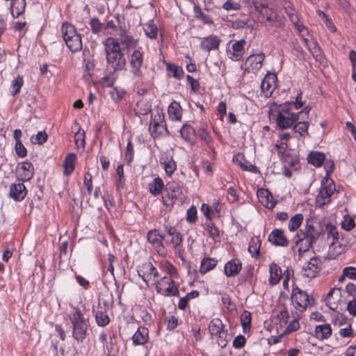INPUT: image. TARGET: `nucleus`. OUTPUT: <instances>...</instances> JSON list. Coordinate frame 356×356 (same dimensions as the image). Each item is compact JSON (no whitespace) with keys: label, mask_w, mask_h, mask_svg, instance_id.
<instances>
[{"label":"nucleus","mask_w":356,"mask_h":356,"mask_svg":"<svg viewBox=\"0 0 356 356\" xmlns=\"http://www.w3.org/2000/svg\"><path fill=\"white\" fill-rule=\"evenodd\" d=\"M104 45L107 66L114 72L122 70L125 67L127 62L118 41L113 38H108L104 42Z\"/></svg>","instance_id":"obj_1"},{"label":"nucleus","mask_w":356,"mask_h":356,"mask_svg":"<svg viewBox=\"0 0 356 356\" xmlns=\"http://www.w3.org/2000/svg\"><path fill=\"white\" fill-rule=\"evenodd\" d=\"M69 318L73 325V337L78 341H82L87 335L88 321L79 308H74L69 315Z\"/></svg>","instance_id":"obj_2"},{"label":"nucleus","mask_w":356,"mask_h":356,"mask_svg":"<svg viewBox=\"0 0 356 356\" xmlns=\"http://www.w3.org/2000/svg\"><path fill=\"white\" fill-rule=\"evenodd\" d=\"M61 32L66 45L72 53L81 50L83 47L81 36L73 25L67 22L63 23Z\"/></svg>","instance_id":"obj_3"},{"label":"nucleus","mask_w":356,"mask_h":356,"mask_svg":"<svg viewBox=\"0 0 356 356\" xmlns=\"http://www.w3.org/2000/svg\"><path fill=\"white\" fill-rule=\"evenodd\" d=\"M251 2L254 5L255 10L261 15L266 17V20L264 22L266 26L280 28L284 25L283 17L269 8L267 4L263 3L262 1Z\"/></svg>","instance_id":"obj_4"},{"label":"nucleus","mask_w":356,"mask_h":356,"mask_svg":"<svg viewBox=\"0 0 356 356\" xmlns=\"http://www.w3.org/2000/svg\"><path fill=\"white\" fill-rule=\"evenodd\" d=\"M209 330L218 346L225 348L227 344V331L225 330V326L222 321L219 318L212 319L209 325Z\"/></svg>","instance_id":"obj_5"},{"label":"nucleus","mask_w":356,"mask_h":356,"mask_svg":"<svg viewBox=\"0 0 356 356\" xmlns=\"http://www.w3.org/2000/svg\"><path fill=\"white\" fill-rule=\"evenodd\" d=\"M156 291L158 293L164 296H179L178 286L175 283L172 277H163L160 280L156 279Z\"/></svg>","instance_id":"obj_6"},{"label":"nucleus","mask_w":356,"mask_h":356,"mask_svg":"<svg viewBox=\"0 0 356 356\" xmlns=\"http://www.w3.org/2000/svg\"><path fill=\"white\" fill-rule=\"evenodd\" d=\"M298 120V115L293 113L283 105H280L276 118L277 126L280 129L290 128Z\"/></svg>","instance_id":"obj_7"},{"label":"nucleus","mask_w":356,"mask_h":356,"mask_svg":"<svg viewBox=\"0 0 356 356\" xmlns=\"http://www.w3.org/2000/svg\"><path fill=\"white\" fill-rule=\"evenodd\" d=\"M291 300L294 308L300 312L305 311L308 307L311 306L309 295L298 287L292 289Z\"/></svg>","instance_id":"obj_8"},{"label":"nucleus","mask_w":356,"mask_h":356,"mask_svg":"<svg viewBox=\"0 0 356 356\" xmlns=\"http://www.w3.org/2000/svg\"><path fill=\"white\" fill-rule=\"evenodd\" d=\"M335 191V185L332 181L322 183L319 192L316 197L317 207H323L330 203L331 197Z\"/></svg>","instance_id":"obj_9"},{"label":"nucleus","mask_w":356,"mask_h":356,"mask_svg":"<svg viewBox=\"0 0 356 356\" xmlns=\"http://www.w3.org/2000/svg\"><path fill=\"white\" fill-rule=\"evenodd\" d=\"M138 274L149 286V282L156 284V279L159 277V272L153 264L148 261L145 262L138 268Z\"/></svg>","instance_id":"obj_10"},{"label":"nucleus","mask_w":356,"mask_h":356,"mask_svg":"<svg viewBox=\"0 0 356 356\" xmlns=\"http://www.w3.org/2000/svg\"><path fill=\"white\" fill-rule=\"evenodd\" d=\"M149 131L154 138H159L164 134H170L163 116L159 114L152 117Z\"/></svg>","instance_id":"obj_11"},{"label":"nucleus","mask_w":356,"mask_h":356,"mask_svg":"<svg viewBox=\"0 0 356 356\" xmlns=\"http://www.w3.org/2000/svg\"><path fill=\"white\" fill-rule=\"evenodd\" d=\"M316 224L314 219H307L304 227L300 230V234L315 243L323 232V229Z\"/></svg>","instance_id":"obj_12"},{"label":"nucleus","mask_w":356,"mask_h":356,"mask_svg":"<svg viewBox=\"0 0 356 356\" xmlns=\"http://www.w3.org/2000/svg\"><path fill=\"white\" fill-rule=\"evenodd\" d=\"M147 238L148 242L158 254L162 256H165L167 254V250L163 242L165 238V234H161L158 229H154L148 232Z\"/></svg>","instance_id":"obj_13"},{"label":"nucleus","mask_w":356,"mask_h":356,"mask_svg":"<svg viewBox=\"0 0 356 356\" xmlns=\"http://www.w3.org/2000/svg\"><path fill=\"white\" fill-rule=\"evenodd\" d=\"M166 191L168 199L163 197L165 204H173L177 200H181L182 190L177 182L171 181L168 183Z\"/></svg>","instance_id":"obj_14"},{"label":"nucleus","mask_w":356,"mask_h":356,"mask_svg":"<svg viewBox=\"0 0 356 356\" xmlns=\"http://www.w3.org/2000/svg\"><path fill=\"white\" fill-rule=\"evenodd\" d=\"M323 262L319 257H314L310 259L302 268V275L309 278L315 277L322 268Z\"/></svg>","instance_id":"obj_15"},{"label":"nucleus","mask_w":356,"mask_h":356,"mask_svg":"<svg viewBox=\"0 0 356 356\" xmlns=\"http://www.w3.org/2000/svg\"><path fill=\"white\" fill-rule=\"evenodd\" d=\"M345 236L342 235L339 243H335L333 245L332 244L330 245L329 252L332 257L336 258L337 256L346 252L354 243L353 238L345 241Z\"/></svg>","instance_id":"obj_16"},{"label":"nucleus","mask_w":356,"mask_h":356,"mask_svg":"<svg viewBox=\"0 0 356 356\" xmlns=\"http://www.w3.org/2000/svg\"><path fill=\"white\" fill-rule=\"evenodd\" d=\"M264 58L265 55L263 53L250 55L245 63V71L252 73L257 72L261 68Z\"/></svg>","instance_id":"obj_17"},{"label":"nucleus","mask_w":356,"mask_h":356,"mask_svg":"<svg viewBox=\"0 0 356 356\" xmlns=\"http://www.w3.org/2000/svg\"><path fill=\"white\" fill-rule=\"evenodd\" d=\"M277 76L274 73H268L261 84V90L266 97H270L276 87Z\"/></svg>","instance_id":"obj_18"},{"label":"nucleus","mask_w":356,"mask_h":356,"mask_svg":"<svg viewBox=\"0 0 356 356\" xmlns=\"http://www.w3.org/2000/svg\"><path fill=\"white\" fill-rule=\"evenodd\" d=\"M143 63V54L139 50H134L131 56L130 64L134 76L141 78L143 76L140 68Z\"/></svg>","instance_id":"obj_19"},{"label":"nucleus","mask_w":356,"mask_h":356,"mask_svg":"<svg viewBox=\"0 0 356 356\" xmlns=\"http://www.w3.org/2000/svg\"><path fill=\"white\" fill-rule=\"evenodd\" d=\"M221 42L220 38L214 35L202 38L200 47L207 51L218 50Z\"/></svg>","instance_id":"obj_20"},{"label":"nucleus","mask_w":356,"mask_h":356,"mask_svg":"<svg viewBox=\"0 0 356 356\" xmlns=\"http://www.w3.org/2000/svg\"><path fill=\"white\" fill-rule=\"evenodd\" d=\"M268 241L276 246L286 247L289 241L285 236L282 229H275L268 236Z\"/></svg>","instance_id":"obj_21"},{"label":"nucleus","mask_w":356,"mask_h":356,"mask_svg":"<svg viewBox=\"0 0 356 356\" xmlns=\"http://www.w3.org/2000/svg\"><path fill=\"white\" fill-rule=\"evenodd\" d=\"M246 44V41L243 39L236 41L232 47V51L229 52V57L233 60H239L242 58L245 50L244 46Z\"/></svg>","instance_id":"obj_22"},{"label":"nucleus","mask_w":356,"mask_h":356,"mask_svg":"<svg viewBox=\"0 0 356 356\" xmlns=\"http://www.w3.org/2000/svg\"><path fill=\"white\" fill-rule=\"evenodd\" d=\"M232 160L233 162H234L237 165L240 166L243 170L249 171L254 173L259 172L257 168L246 161L244 155L242 154H237L236 155H234Z\"/></svg>","instance_id":"obj_23"},{"label":"nucleus","mask_w":356,"mask_h":356,"mask_svg":"<svg viewBox=\"0 0 356 356\" xmlns=\"http://www.w3.org/2000/svg\"><path fill=\"white\" fill-rule=\"evenodd\" d=\"M164 242L166 245H171L176 251L180 252V248L182 247L183 237L181 234L178 232L170 235L165 234Z\"/></svg>","instance_id":"obj_24"},{"label":"nucleus","mask_w":356,"mask_h":356,"mask_svg":"<svg viewBox=\"0 0 356 356\" xmlns=\"http://www.w3.org/2000/svg\"><path fill=\"white\" fill-rule=\"evenodd\" d=\"M242 268L241 262L238 259H234L225 265V273L227 277H234L238 274Z\"/></svg>","instance_id":"obj_25"},{"label":"nucleus","mask_w":356,"mask_h":356,"mask_svg":"<svg viewBox=\"0 0 356 356\" xmlns=\"http://www.w3.org/2000/svg\"><path fill=\"white\" fill-rule=\"evenodd\" d=\"M149 339L148 329L145 327H139L132 337L134 345H143Z\"/></svg>","instance_id":"obj_26"},{"label":"nucleus","mask_w":356,"mask_h":356,"mask_svg":"<svg viewBox=\"0 0 356 356\" xmlns=\"http://www.w3.org/2000/svg\"><path fill=\"white\" fill-rule=\"evenodd\" d=\"M270 277L269 284L272 286L276 285L280 281L282 276L281 268L275 263H272L269 266Z\"/></svg>","instance_id":"obj_27"},{"label":"nucleus","mask_w":356,"mask_h":356,"mask_svg":"<svg viewBox=\"0 0 356 356\" xmlns=\"http://www.w3.org/2000/svg\"><path fill=\"white\" fill-rule=\"evenodd\" d=\"M332 328L330 324L316 325L314 331V337L318 339H327L332 334Z\"/></svg>","instance_id":"obj_28"},{"label":"nucleus","mask_w":356,"mask_h":356,"mask_svg":"<svg viewBox=\"0 0 356 356\" xmlns=\"http://www.w3.org/2000/svg\"><path fill=\"white\" fill-rule=\"evenodd\" d=\"M168 115L172 120L180 121L182 115V109L177 102H172L168 107Z\"/></svg>","instance_id":"obj_29"},{"label":"nucleus","mask_w":356,"mask_h":356,"mask_svg":"<svg viewBox=\"0 0 356 356\" xmlns=\"http://www.w3.org/2000/svg\"><path fill=\"white\" fill-rule=\"evenodd\" d=\"M298 236L299 238L296 241V246L298 248L300 256H301L302 253L308 251L312 247V245L314 243L310 240L307 239L300 234H298Z\"/></svg>","instance_id":"obj_30"},{"label":"nucleus","mask_w":356,"mask_h":356,"mask_svg":"<svg viewBox=\"0 0 356 356\" xmlns=\"http://www.w3.org/2000/svg\"><path fill=\"white\" fill-rule=\"evenodd\" d=\"M325 230L327 232V240H332L330 244H332L333 245L335 243H339L341 238L335 225L332 223H328L325 226Z\"/></svg>","instance_id":"obj_31"},{"label":"nucleus","mask_w":356,"mask_h":356,"mask_svg":"<svg viewBox=\"0 0 356 356\" xmlns=\"http://www.w3.org/2000/svg\"><path fill=\"white\" fill-rule=\"evenodd\" d=\"M149 192L154 196L160 195L164 188L163 180L160 177H156L148 184Z\"/></svg>","instance_id":"obj_32"},{"label":"nucleus","mask_w":356,"mask_h":356,"mask_svg":"<svg viewBox=\"0 0 356 356\" xmlns=\"http://www.w3.org/2000/svg\"><path fill=\"white\" fill-rule=\"evenodd\" d=\"M325 154L320 152H311L307 156V161L315 167H320L325 161Z\"/></svg>","instance_id":"obj_33"},{"label":"nucleus","mask_w":356,"mask_h":356,"mask_svg":"<svg viewBox=\"0 0 356 356\" xmlns=\"http://www.w3.org/2000/svg\"><path fill=\"white\" fill-rule=\"evenodd\" d=\"M76 156L74 153L69 154L63 162L64 173L66 175H70L74 170V163Z\"/></svg>","instance_id":"obj_34"},{"label":"nucleus","mask_w":356,"mask_h":356,"mask_svg":"<svg viewBox=\"0 0 356 356\" xmlns=\"http://www.w3.org/2000/svg\"><path fill=\"white\" fill-rule=\"evenodd\" d=\"M218 261L213 258L204 257L201 261L200 272L204 275L213 269L217 265Z\"/></svg>","instance_id":"obj_35"},{"label":"nucleus","mask_w":356,"mask_h":356,"mask_svg":"<svg viewBox=\"0 0 356 356\" xmlns=\"http://www.w3.org/2000/svg\"><path fill=\"white\" fill-rule=\"evenodd\" d=\"M262 200L261 203L268 209H273L276 204V201L273 200L272 194L268 190H262L260 191Z\"/></svg>","instance_id":"obj_36"},{"label":"nucleus","mask_w":356,"mask_h":356,"mask_svg":"<svg viewBox=\"0 0 356 356\" xmlns=\"http://www.w3.org/2000/svg\"><path fill=\"white\" fill-rule=\"evenodd\" d=\"M95 321L97 324L100 327H105L109 323L110 318L105 309L101 308L96 312Z\"/></svg>","instance_id":"obj_37"},{"label":"nucleus","mask_w":356,"mask_h":356,"mask_svg":"<svg viewBox=\"0 0 356 356\" xmlns=\"http://www.w3.org/2000/svg\"><path fill=\"white\" fill-rule=\"evenodd\" d=\"M181 137L186 141L193 143L195 138V130L189 124H184L180 130Z\"/></svg>","instance_id":"obj_38"},{"label":"nucleus","mask_w":356,"mask_h":356,"mask_svg":"<svg viewBox=\"0 0 356 356\" xmlns=\"http://www.w3.org/2000/svg\"><path fill=\"white\" fill-rule=\"evenodd\" d=\"M143 29L145 35L150 39H156L158 34L157 26L152 20L149 21L143 25Z\"/></svg>","instance_id":"obj_39"},{"label":"nucleus","mask_w":356,"mask_h":356,"mask_svg":"<svg viewBox=\"0 0 356 356\" xmlns=\"http://www.w3.org/2000/svg\"><path fill=\"white\" fill-rule=\"evenodd\" d=\"M166 70L168 72L172 74V76L177 79L183 78L184 72L181 67L176 65L173 63H167Z\"/></svg>","instance_id":"obj_40"},{"label":"nucleus","mask_w":356,"mask_h":356,"mask_svg":"<svg viewBox=\"0 0 356 356\" xmlns=\"http://www.w3.org/2000/svg\"><path fill=\"white\" fill-rule=\"evenodd\" d=\"M22 193V184L19 183L17 184H13L10 186L9 197L16 201H20L22 197H20Z\"/></svg>","instance_id":"obj_41"},{"label":"nucleus","mask_w":356,"mask_h":356,"mask_svg":"<svg viewBox=\"0 0 356 356\" xmlns=\"http://www.w3.org/2000/svg\"><path fill=\"white\" fill-rule=\"evenodd\" d=\"M303 221V215L302 213H298L293 216L288 224L289 229L291 232H294L297 230Z\"/></svg>","instance_id":"obj_42"},{"label":"nucleus","mask_w":356,"mask_h":356,"mask_svg":"<svg viewBox=\"0 0 356 356\" xmlns=\"http://www.w3.org/2000/svg\"><path fill=\"white\" fill-rule=\"evenodd\" d=\"M48 134L44 131H38L37 134L31 137V142L33 145H42L47 142Z\"/></svg>","instance_id":"obj_43"},{"label":"nucleus","mask_w":356,"mask_h":356,"mask_svg":"<svg viewBox=\"0 0 356 356\" xmlns=\"http://www.w3.org/2000/svg\"><path fill=\"white\" fill-rule=\"evenodd\" d=\"M261 248V241L259 238H252L249 247H248V251L252 256L257 257L259 254Z\"/></svg>","instance_id":"obj_44"},{"label":"nucleus","mask_w":356,"mask_h":356,"mask_svg":"<svg viewBox=\"0 0 356 356\" xmlns=\"http://www.w3.org/2000/svg\"><path fill=\"white\" fill-rule=\"evenodd\" d=\"M309 123L307 122H298L293 126V131L298 133L300 137L305 138L308 133Z\"/></svg>","instance_id":"obj_45"},{"label":"nucleus","mask_w":356,"mask_h":356,"mask_svg":"<svg viewBox=\"0 0 356 356\" xmlns=\"http://www.w3.org/2000/svg\"><path fill=\"white\" fill-rule=\"evenodd\" d=\"M341 228L346 231H350L355 227V220L349 215H345L341 222Z\"/></svg>","instance_id":"obj_46"},{"label":"nucleus","mask_w":356,"mask_h":356,"mask_svg":"<svg viewBox=\"0 0 356 356\" xmlns=\"http://www.w3.org/2000/svg\"><path fill=\"white\" fill-rule=\"evenodd\" d=\"M251 321V313L248 311H244L241 316V323L245 332L247 330H249L250 329Z\"/></svg>","instance_id":"obj_47"},{"label":"nucleus","mask_w":356,"mask_h":356,"mask_svg":"<svg viewBox=\"0 0 356 356\" xmlns=\"http://www.w3.org/2000/svg\"><path fill=\"white\" fill-rule=\"evenodd\" d=\"M34 174V168L31 163L24 161V182L32 178Z\"/></svg>","instance_id":"obj_48"},{"label":"nucleus","mask_w":356,"mask_h":356,"mask_svg":"<svg viewBox=\"0 0 356 356\" xmlns=\"http://www.w3.org/2000/svg\"><path fill=\"white\" fill-rule=\"evenodd\" d=\"M21 136L22 131L20 129H15L14 131V138L16 140L15 152L19 157H22V143L20 140Z\"/></svg>","instance_id":"obj_49"},{"label":"nucleus","mask_w":356,"mask_h":356,"mask_svg":"<svg viewBox=\"0 0 356 356\" xmlns=\"http://www.w3.org/2000/svg\"><path fill=\"white\" fill-rule=\"evenodd\" d=\"M90 25L94 34H99L104 31V24L101 23L97 18H92L90 21Z\"/></svg>","instance_id":"obj_50"},{"label":"nucleus","mask_w":356,"mask_h":356,"mask_svg":"<svg viewBox=\"0 0 356 356\" xmlns=\"http://www.w3.org/2000/svg\"><path fill=\"white\" fill-rule=\"evenodd\" d=\"M10 13L13 17H18L22 13V1H11Z\"/></svg>","instance_id":"obj_51"},{"label":"nucleus","mask_w":356,"mask_h":356,"mask_svg":"<svg viewBox=\"0 0 356 356\" xmlns=\"http://www.w3.org/2000/svg\"><path fill=\"white\" fill-rule=\"evenodd\" d=\"M22 86V78L21 76H17L15 78L11 83L10 91L13 95H15L18 92H19L21 87Z\"/></svg>","instance_id":"obj_52"},{"label":"nucleus","mask_w":356,"mask_h":356,"mask_svg":"<svg viewBox=\"0 0 356 356\" xmlns=\"http://www.w3.org/2000/svg\"><path fill=\"white\" fill-rule=\"evenodd\" d=\"M163 167L168 175H171L176 170L177 165L172 159H168L163 162Z\"/></svg>","instance_id":"obj_53"},{"label":"nucleus","mask_w":356,"mask_h":356,"mask_svg":"<svg viewBox=\"0 0 356 356\" xmlns=\"http://www.w3.org/2000/svg\"><path fill=\"white\" fill-rule=\"evenodd\" d=\"M291 138V134L289 132L283 133L282 134H280V138L281 139L282 142L280 145L276 144V147L281 150L282 149L284 151L286 148L288 147V145L286 143V140H288Z\"/></svg>","instance_id":"obj_54"},{"label":"nucleus","mask_w":356,"mask_h":356,"mask_svg":"<svg viewBox=\"0 0 356 356\" xmlns=\"http://www.w3.org/2000/svg\"><path fill=\"white\" fill-rule=\"evenodd\" d=\"M206 230L213 239H216V238L219 237V229L214 226L211 221H209L207 224Z\"/></svg>","instance_id":"obj_55"},{"label":"nucleus","mask_w":356,"mask_h":356,"mask_svg":"<svg viewBox=\"0 0 356 356\" xmlns=\"http://www.w3.org/2000/svg\"><path fill=\"white\" fill-rule=\"evenodd\" d=\"M246 339L243 335L239 334L233 341V346L236 349H241L245 345Z\"/></svg>","instance_id":"obj_56"},{"label":"nucleus","mask_w":356,"mask_h":356,"mask_svg":"<svg viewBox=\"0 0 356 356\" xmlns=\"http://www.w3.org/2000/svg\"><path fill=\"white\" fill-rule=\"evenodd\" d=\"M186 220L191 223H193L197 220V209L195 207H191L187 211Z\"/></svg>","instance_id":"obj_57"},{"label":"nucleus","mask_w":356,"mask_h":356,"mask_svg":"<svg viewBox=\"0 0 356 356\" xmlns=\"http://www.w3.org/2000/svg\"><path fill=\"white\" fill-rule=\"evenodd\" d=\"M343 276H346V277L350 280H356V267L354 266H348L343 269Z\"/></svg>","instance_id":"obj_58"},{"label":"nucleus","mask_w":356,"mask_h":356,"mask_svg":"<svg viewBox=\"0 0 356 356\" xmlns=\"http://www.w3.org/2000/svg\"><path fill=\"white\" fill-rule=\"evenodd\" d=\"M134 154V147L131 141L127 143L126 152H125V160L128 163H130L133 159Z\"/></svg>","instance_id":"obj_59"},{"label":"nucleus","mask_w":356,"mask_h":356,"mask_svg":"<svg viewBox=\"0 0 356 356\" xmlns=\"http://www.w3.org/2000/svg\"><path fill=\"white\" fill-rule=\"evenodd\" d=\"M277 318L280 319V323H286L289 318V313L286 307H283L277 314Z\"/></svg>","instance_id":"obj_60"},{"label":"nucleus","mask_w":356,"mask_h":356,"mask_svg":"<svg viewBox=\"0 0 356 356\" xmlns=\"http://www.w3.org/2000/svg\"><path fill=\"white\" fill-rule=\"evenodd\" d=\"M200 19L202 21L204 24L209 26L211 29L214 30L216 26L212 20V19L208 15L204 14V13L200 16Z\"/></svg>","instance_id":"obj_61"},{"label":"nucleus","mask_w":356,"mask_h":356,"mask_svg":"<svg viewBox=\"0 0 356 356\" xmlns=\"http://www.w3.org/2000/svg\"><path fill=\"white\" fill-rule=\"evenodd\" d=\"M199 135L202 140H203L206 144H210L212 142V138L210 134L204 128L199 130Z\"/></svg>","instance_id":"obj_62"},{"label":"nucleus","mask_w":356,"mask_h":356,"mask_svg":"<svg viewBox=\"0 0 356 356\" xmlns=\"http://www.w3.org/2000/svg\"><path fill=\"white\" fill-rule=\"evenodd\" d=\"M339 334L342 337H353V330L352 329L351 325L348 324V325L344 328H341L339 330Z\"/></svg>","instance_id":"obj_63"},{"label":"nucleus","mask_w":356,"mask_h":356,"mask_svg":"<svg viewBox=\"0 0 356 356\" xmlns=\"http://www.w3.org/2000/svg\"><path fill=\"white\" fill-rule=\"evenodd\" d=\"M222 7L227 10H238L241 6L238 1H225Z\"/></svg>","instance_id":"obj_64"}]
</instances>
